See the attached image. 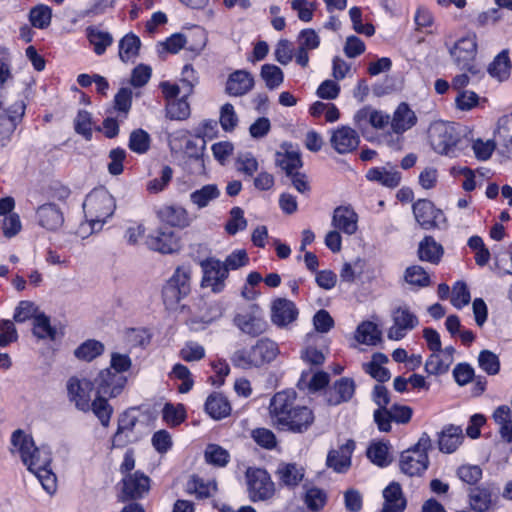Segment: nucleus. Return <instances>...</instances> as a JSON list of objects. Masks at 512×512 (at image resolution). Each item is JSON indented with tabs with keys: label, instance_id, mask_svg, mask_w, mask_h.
I'll return each instance as SVG.
<instances>
[{
	"label": "nucleus",
	"instance_id": "obj_1",
	"mask_svg": "<svg viewBox=\"0 0 512 512\" xmlns=\"http://www.w3.org/2000/svg\"><path fill=\"white\" fill-rule=\"evenodd\" d=\"M292 389L277 392L270 400L269 413L273 424L281 431L305 433L315 421L312 409L296 404Z\"/></svg>",
	"mask_w": 512,
	"mask_h": 512
},
{
	"label": "nucleus",
	"instance_id": "obj_2",
	"mask_svg": "<svg viewBox=\"0 0 512 512\" xmlns=\"http://www.w3.org/2000/svg\"><path fill=\"white\" fill-rule=\"evenodd\" d=\"M11 444L18 448L22 462L38 478L42 487L49 494L55 492L56 476L51 469L50 448L46 445L36 447L32 436L21 429L12 433Z\"/></svg>",
	"mask_w": 512,
	"mask_h": 512
},
{
	"label": "nucleus",
	"instance_id": "obj_3",
	"mask_svg": "<svg viewBox=\"0 0 512 512\" xmlns=\"http://www.w3.org/2000/svg\"><path fill=\"white\" fill-rule=\"evenodd\" d=\"M279 353V346L275 341L261 338L249 349L236 350L230 360L235 367L247 370L271 363Z\"/></svg>",
	"mask_w": 512,
	"mask_h": 512
},
{
	"label": "nucleus",
	"instance_id": "obj_4",
	"mask_svg": "<svg viewBox=\"0 0 512 512\" xmlns=\"http://www.w3.org/2000/svg\"><path fill=\"white\" fill-rule=\"evenodd\" d=\"M114 197L104 187L94 188L85 198L83 210L93 231L100 230L106 220L114 214Z\"/></svg>",
	"mask_w": 512,
	"mask_h": 512
},
{
	"label": "nucleus",
	"instance_id": "obj_5",
	"mask_svg": "<svg viewBox=\"0 0 512 512\" xmlns=\"http://www.w3.org/2000/svg\"><path fill=\"white\" fill-rule=\"evenodd\" d=\"M449 54L454 64L460 69L467 71L472 76L479 77L483 74L482 67L476 62L477 37L475 34H468L458 39L453 45H448Z\"/></svg>",
	"mask_w": 512,
	"mask_h": 512
},
{
	"label": "nucleus",
	"instance_id": "obj_6",
	"mask_svg": "<svg viewBox=\"0 0 512 512\" xmlns=\"http://www.w3.org/2000/svg\"><path fill=\"white\" fill-rule=\"evenodd\" d=\"M428 139L432 149L442 155L454 154L461 134L454 123L433 122L428 128Z\"/></svg>",
	"mask_w": 512,
	"mask_h": 512
},
{
	"label": "nucleus",
	"instance_id": "obj_7",
	"mask_svg": "<svg viewBox=\"0 0 512 512\" xmlns=\"http://www.w3.org/2000/svg\"><path fill=\"white\" fill-rule=\"evenodd\" d=\"M190 274L191 270L189 267H178L164 285L162 297L168 309H175L180 301L190 293Z\"/></svg>",
	"mask_w": 512,
	"mask_h": 512
},
{
	"label": "nucleus",
	"instance_id": "obj_8",
	"mask_svg": "<svg viewBox=\"0 0 512 512\" xmlns=\"http://www.w3.org/2000/svg\"><path fill=\"white\" fill-rule=\"evenodd\" d=\"M198 140L187 139L183 148L182 167L185 172L193 176L207 174L205 164L206 141L204 137L196 134Z\"/></svg>",
	"mask_w": 512,
	"mask_h": 512
},
{
	"label": "nucleus",
	"instance_id": "obj_9",
	"mask_svg": "<svg viewBox=\"0 0 512 512\" xmlns=\"http://www.w3.org/2000/svg\"><path fill=\"white\" fill-rule=\"evenodd\" d=\"M245 475L249 498L252 502L265 501L274 496L275 484L265 469L250 467Z\"/></svg>",
	"mask_w": 512,
	"mask_h": 512
},
{
	"label": "nucleus",
	"instance_id": "obj_10",
	"mask_svg": "<svg viewBox=\"0 0 512 512\" xmlns=\"http://www.w3.org/2000/svg\"><path fill=\"white\" fill-rule=\"evenodd\" d=\"M150 478L141 471L125 475L121 482L117 500L122 503L143 499L150 490Z\"/></svg>",
	"mask_w": 512,
	"mask_h": 512
},
{
	"label": "nucleus",
	"instance_id": "obj_11",
	"mask_svg": "<svg viewBox=\"0 0 512 512\" xmlns=\"http://www.w3.org/2000/svg\"><path fill=\"white\" fill-rule=\"evenodd\" d=\"M416 222L425 230L442 228L446 225V217L441 209L435 207L428 199H418L412 205Z\"/></svg>",
	"mask_w": 512,
	"mask_h": 512
},
{
	"label": "nucleus",
	"instance_id": "obj_12",
	"mask_svg": "<svg viewBox=\"0 0 512 512\" xmlns=\"http://www.w3.org/2000/svg\"><path fill=\"white\" fill-rule=\"evenodd\" d=\"M26 111V104L17 101L8 109L0 113V147H6L12 140L17 126L22 122Z\"/></svg>",
	"mask_w": 512,
	"mask_h": 512
},
{
	"label": "nucleus",
	"instance_id": "obj_13",
	"mask_svg": "<svg viewBox=\"0 0 512 512\" xmlns=\"http://www.w3.org/2000/svg\"><path fill=\"white\" fill-rule=\"evenodd\" d=\"M203 272L202 287H210L214 293H220L225 287L229 274L222 262L215 257H207L200 262Z\"/></svg>",
	"mask_w": 512,
	"mask_h": 512
},
{
	"label": "nucleus",
	"instance_id": "obj_14",
	"mask_svg": "<svg viewBox=\"0 0 512 512\" xmlns=\"http://www.w3.org/2000/svg\"><path fill=\"white\" fill-rule=\"evenodd\" d=\"M146 246L155 252L172 254L181 248L180 238L169 227H160L150 233L145 239Z\"/></svg>",
	"mask_w": 512,
	"mask_h": 512
},
{
	"label": "nucleus",
	"instance_id": "obj_15",
	"mask_svg": "<svg viewBox=\"0 0 512 512\" xmlns=\"http://www.w3.org/2000/svg\"><path fill=\"white\" fill-rule=\"evenodd\" d=\"M97 395L115 398L124 390L127 377L123 374L112 373L109 368L101 370L93 381Z\"/></svg>",
	"mask_w": 512,
	"mask_h": 512
},
{
	"label": "nucleus",
	"instance_id": "obj_16",
	"mask_svg": "<svg viewBox=\"0 0 512 512\" xmlns=\"http://www.w3.org/2000/svg\"><path fill=\"white\" fill-rule=\"evenodd\" d=\"M135 411V407H130L119 415L117 430L112 437L113 448H124L136 440L133 433L139 419Z\"/></svg>",
	"mask_w": 512,
	"mask_h": 512
},
{
	"label": "nucleus",
	"instance_id": "obj_17",
	"mask_svg": "<svg viewBox=\"0 0 512 512\" xmlns=\"http://www.w3.org/2000/svg\"><path fill=\"white\" fill-rule=\"evenodd\" d=\"M94 388L93 381L87 378L71 377L67 382L68 398L79 411L88 412L90 411L91 392Z\"/></svg>",
	"mask_w": 512,
	"mask_h": 512
},
{
	"label": "nucleus",
	"instance_id": "obj_18",
	"mask_svg": "<svg viewBox=\"0 0 512 512\" xmlns=\"http://www.w3.org/2000/svg\"><path fill=\"white\" fill-rule=\"evenodd\" d=\"M356 391V383L353 378L341 377L335 380L324 392V398L329 406H338L349 402Z\"/></svg>",
	"mask_w": 512,
	"mask_h": 512
},
{
	"label": "nucleus",
	"instance_id": "obj_19",
	"mask_svg": "<svg viewBox=\"0 0 512 512\" xmlns=\"http://www.w3.org/2000/svg\"><path fill=\"white\" fill-rule=\"evenodd\" d=\"M393 325L389 328L387 336L391 340H401L407 331L418 325L417 316L408 307H398L392 312Z\"/></svg>",
	"mask_w": 512,
	"mask_h": 512
},
{
	"label": "nucleus",
	"instance_id": "obj_20",
	"mask_svg": "<svg viewBox=\"0 0 512 512\" xmlns=\"http://www.w3.org/2000/svg\"><path fill=\"white\" fill-rule=\"evenodd\" d=\"M429 464V456L426 453H418L408 448L400 454V471L409 477L422 476L428 469Z\"/></svg>",
	"mask_w": 512,
	"mask_h": 512
},
{
	"label": "nucleus",
	"instance_id": "obj_21",
	"mask_svg": "<svg viewBox=\"0 0 512 512\" xmlns=\"http://www.w3.org/2000/svg\"><path fill=\"white\" fill-rule=\"evenodd\" d=\"M330 143L337 153L347 154L357 149L360 143V137L356 130L349 126L342 125L332 131Z\"/></svg>",
	"mask_w": 512,
	"mask_h": 512
},
{
	"label": "nucleus",
	"instance_id": "obj_22",
	"mask_svg": "<svg viewBox=\"0 0 512 512\" xmlns=\"http://www.w3.org/2000/svg\"><path fill=\"white\" fill-rule=\"evenodd\" d=\"M299 315L295 303L286 298H277L271 305V321L278 327H286L294 322Z\"/></svg>",
	"mask_w": 512,
	"mask_h": 512
},
{
	"label": "nucleus",
	"instance_id": "obj_23",
	"mask_svg": "<svg viewBox=\"0 0 512 512\" xmlns=\"http://www.w3.org/2000/svg\"><path fill=\"white\" fill-rule=\"evenodd\" d=\"M355 449V442L352 439L346 441L339 449H332L328 452L326 465L337 473L346 472L351 466V456Z\"/></svg>",
	"mask_w": 512,
	"mask_h": 512
},
{
	"label": "nucleus",
	"instance_id": "obj_24",
	"mask_svg": "<svg viewBox=\"0 0 512 512\" xmlns=\"http://www.w3.org/2000/svg\"><path fill=\"white\" fill-rule=\"evenodd\" d=\"M281 148L283 152L275 153V165L285 171L286 176L292 175L303 166L301 153L298 149H294L291 143H283Z\"/></svg>",
	"mask_w": 512,
	"mask_h": 512
},
{
	"label": "nucleus",
	"instance_id": "obj_25",
	"mask_svg": "<svg viewBox=\"0 0 512 512\" xmlns=\"http://www.w3.org/2000/svg\"><path fill=\"white\" fill-rule=\"evenodd\" d=\"M254 84V77L249 71L236 70L228 76L225 91L230 96H243L253 89Z\"/></svg>",
	"mask_w": 512,
	"mask_h": 512
},
{
	"label": "nucleus",
	"instance_id": "obj_26",
	"mask_svg": "<svg viewBox=\"0 0 512 512\" xmlns=\"http://www.w3.org/2000/svg\"><path fill=\"white\" fill-rule=\"evenodd\" d=\"M38 224L50 231L59 229L64 223L63 212L55 203H45L36 210Z\"/></svg>",
	"mask_w": 512,
	"mask_h": 512
},
{
	"label": "nucleus",
	"instance_id": "obj_27",
	"mask_svg": "<svg viewBox=\"0 0 512 512\" xmlns=\"http://www.w3.org/2000/svg\"><path fill=\"white\" fill-rule=\"evenodd\" d=\"M358 215L350 206H339L334 209L332 226L347 235H353L358 229Z\"/></svg>",
	"mask_w": 512,
	"mask_h": 512
},
{
	"label": "nucleus",
	"instance_id": "obj_28",
	"mask_svg": "<svg viewBox=\"0 0 512 512\" xmlns=\"http://www.w3.org/2000/svg\"><path fill=\"white\" fill-rule=\"evenodd\" d=\"M390 124L395 134L402 135L417 124V116L406 102H401L395 109Z\"/></svg>",
	"mask_w": 512,
	"mask_h": 512
},
{
	"label": "nucleus",
	"instance_id": "obj_29",
	"mask_svg": "<svg viewBox=\"0 0 512 512\" xmlns=\"http://www.w3.org/2000/svg\"><path fill=\"white\" fill-rule=\"evenodd\" d=\"M275 475L278 478L280 486L294 489L304 479L305 469L296 463L282 462L278 465Z\"/></svg>",
	"mask_w": 512,
	"mask_h": 512
},
{
	"label": "nucleus",
	"instance_id": "obj_30",
	"mask_svg": "<svg viewBox=\"0 0 512 512\" xmlns=\"http://www.w3.org/2000/svg\"><path fill=\"white\" fill-rule=\"evenodd\" d=\"M234 324L245 334L257 337L267 329V322L264 318L251 312L237 314L234 317Z\"/></svg>",
	"mask_w": 512,
	"mask_h": 512
},
{
	"label": "nucleus",
	"instance_id": "obj_31",
	"mask_svg": "<svg viewBox=\"0 0 512 512\" xmlns=\"http://www.w3.org/2000/svg\"><path fill=\"white\" fill-rule=\"evenodd\" d=\"M157 215L162 222L170 227L185 228L191 223L187 210L178 205L163 206L158 210Z\"/></svg>",
	"mask_w": 512,
	"mask_h": 512
},
{
	"label": "nucleus",
	"instance_id": "obj_32",
	"mask_svg": "<svg viewBox=\"0 0 512 512\" xmlns=\"http://www.w3.org/2000/svg\"><path fill=\"white\" fill-rule=\"evenodd\" d=\"M385 511L404 512L407 506V500L403 494L402 487L398 482H391L383 490Z\"/></svg>",
	"mask_w": 512,
	"mask_h": 512
},
{
	"label": "nucleus",
	"instance_id": "obj_33",
	"mask_svg": "<svg viewBox=\"0 0 512 512\" xmlns=\"http://www.w3.org/2000/svg\"><path fill=\"white\" fill-rule=\"evenodd\" d=\"M140 48V38L133 32L127 33L119 40L118 43L119 59L125 64L135 63L137 57L139 56Z\"/></svg>",
	"mask_w": 512,
	"mask_h": 512
},
{
	"label": "nucleus",
	"instance_id": "obj_34",
	"mask_svg": "<svg viewBox=\"0 0 512 512\" xmlns=\"http://www.w3.org/2000/svg\"><path fill=\"white\" fill-rule=\"evenodd\" d=\"M463 440L462 429L453 424L445 426L438 433V447L443 453H453Z\"/></svg>",
	"mask_w": 512,
	"mask_h": 512
},
{
	"label": "nucleus",
	"instance_id": "obj_35",
	"mask_svg": "<svg viewBox=\"0 0 512 512\" xmlns=\"http://www.w3.org/2000/svg\"><path fill=\"white\" fill-rule=\"evenodd\" d=\"M417 254L421 261L438 264L443 257L444 249L441 244L436 242L434 237L426 235L419 242Z\"/></svg>",
	"mask_w": 512,
	"mask_h": 512
},
{
	"label": "nucleus",
	"instance_id": "obj_36",
	"mask_svg": "<svg viewBox=\"0 0 512 512\" xmlns=\"http://www.w3.org/2000/svg\"><path fill=\"white\" fill-rule=\"evenodd\" d=\"M205 411L214 420H221L230 415L231 405L223 394L214 392L206 399Z\"/></svg>",
	"mask_w": 512,
	"mask_h": 512
},
{
	"label": "nucleus",
	"instance_id": "obj_37",
	"mask_svg": "<svg viewBox=\"0 0 512 512\" xmlns=\"http://www.w3.org/2000/svg\"><path fill=\"white\" fill-rule=\"evenodd\" d=\"M468 497L470 507L475 512H487L492 506V491L488 485L470 488Z\"/></svg>",
	"mask_w": 512,
	"mask_h": 512
},
{
	"label": "nucleus",
	"instance_id": "obj_38",
	"mask_svg": "<svg viewBox=\"0 0 512 512\" xmlns=\"http://www.w3.org/2000/svg\"><path fill=\"white\" fill-rule=\"evenodd\" d=\"M366 178L385 187L395 188L400 184L401 173L396 170L388 171L383 167H373L367 171Z\"/></svg>",
	"mask_w": 512,
	"mask_h": 512
},
{
	"label": "nucleus",
	"instance_id": "obj_39",
	"mask_svg": "<svg viewBox=\"0 0 512 512\" xmlns=\"http://www.w3.org/2000/svg\"><path fill=\"white\" fill-rule=\"evenodd\" d=\"M104 350L105 346L102 342L88 339L74 350V356L80 361L91 362L101 356Z\"/></svg>",
	"mask_w": 512,
	"mask_h": 512
},
{
	"label": "nucleus",
	"instance_id": "obj_40",
	"mask_svg": "<svg viewBox=\"0 0 512 512\" xmlns=\"http://www.w3.org/2000/svg\"><path fill=\"white\" fill-rule=\"evenodd\" d=\"M382 333L377 324L372 321L362 322L356 330L355 338L359 343L375 346L381 342Z\"/></svg>",
	"mask_w": 512,
	"mask_h": 512
},
{
	"label": "nucleus",
	"instance_id": "obj_41",
	"mask_svg": "<svg viewBox=\"0 0 512 512\" xmlns=\"http://www.w3.org/2000/svg\"><path fill=\"white\" fill-rule=\"evenodd\" d=\"M511 61L508 50H502L488 66V73L499 81L508 79L511 71Z\"/></svg>",
	"mask_w": 512,
	"mask_h": 512
},
{
	"label": "nucleus",
	"instance_id": "obj_42",
	"mask_svg": "<svg viewBox=\"0 0 512 512\" xmlns=\"http://www.w3.org/2000/svg\"><path fill=\"white\" fill-rule=\"evenodd\" d=\"M187 92L179 99H172L166 104V117L170 120H186L191 114Z\"/></svg>",
	"mask_w": 512,
	"mask_h": 512
},
{
	"label": "nucleus",
	"instance_id": "obj_43",
	"mask_svg": "<svg viewBox=\"0 0 512 512\" xmlns=\"http://www.w3.org/2000/svg\"><path fill=\"white\" fill-rule=\"evenodd\" d=\"M366 455L378 467H387L391 463V459H389V443L385 441L372 442L367 448Z\"/></svg>",
	"mask_w": 512,
	"mask_h": 512
},
{
	"label": "nucleus",
	"instance_id": "obj_44",
	"mask_svg": "<svg viewBox=\"0 0 512 512\" xmlns=\"http://www.w3.org/2000/svg\"><path fill=\"white\" fill-rule=\"evenodd\" d=\"M215 482H205L198 475H192L186 484V492L195 494L198 499H205L211 496L212 491H216Z\"/></svg>",
	"mask_w": 512,
	"mask_h": 512
},
{
	"label": "nucleus",
	"instance_id": "obj_45",
	"mask_svg": "<svg viewBox=\"0 0 512 512\" xmlns=\"http://www.w3.org/2000/svg\"><path fill=\"white\" fill-rule=\"evenodd\" d=\"M220 196V190L216 184H207L190 194V200L199 209H202Z\"/></svg>",
	"mask_w": 512,
	"mask_h": 512
},
{
	"label": "nucleus",
	"instance_id": "obj_46",
	"mask_svg": "<svg viewBox=\"0 0 512 512\" xmlns=\"http://www.w3.org/2000/svg\"><path fill=\"white\" fill-rule=\"evenodd\" d=\"M90 410L98 418L103 427L109 426L114 409L109 404L107 397L96 395V398L90 403Z\"/></svg>",
	"mask_w": 512,
	"mask_h": 512
},
{
	"label": "nucleus",
	"instance_id": "obj_47",
	"mask_svg": "<svg viewBox=\"0 0 512 512\" xmlns=\"http://www.w3.org/2000/svg\"><path fill=\"white\" fill-rule=\"evenodd\" d=\"M87 37L94 46V52L97 55L104 54L107 47L113 43V37L109 32L100 31L93 27L87 28Z\"/></svg>",
	"mask_w": 512,
	"mask_h": 512
},
{
	"label": "nucleus",
	"instance_id": "obj_48",
	"mask_svg": "<svg viewBox=\"0 0 512 512\" xmlns=\"http://www.w3.org/2000/svg\"><path fill=\"white\" fill-rule=\"evenodd\" d=\"M260 76L269 90L277 89L284 81L283 71L274 64L262 65Z\"/></svg>",
	"mask_w": 512,
	"mask_h": 512
},
{
	"label": "nucleus",
	"instance_id": "obj_49",
	"mask_svg": "<svg viewBox=\"0 0 512 512\" xmlns=\"http://www.w3.org/2000/svg\"><path fill=\"white\" fill-rule=\"evenodd\" d=\"M52 19V10L49 6L38 4L29 12V21L31 25L38 29H46Z\"/></svg>",
	"mask_w": 512,
	"mask_h": 512
},
{
	"label": "nucleus",
	"instance_id": "obj_50",
	"mask_svg": "<svg viewBox=\"0 0 512 512\" xmlns=\"http://www.w3.org/2000/svg\"><path fill=\"white\" fill-rule=\"evenodd\" d=\"M151 137L148 132L139 128L130 133L128 147L137 154H144L150 149Z\"/></svg>",
	"mask_w": 512,
	"mask_h": 512
},
{
	"label": "nucleus",
	"instance_id": "obj_51",
	"mask_svg": "<svg viewBox=\"0 0 512 512\" xmlns=\"http://www.w3.org/2000/svg\"><path fill=\"white\" fill-rule=\"evenodd\" d=\"M33 334L39 339L49 338L56 339V329L51 326L50 318L44 313H40L34 317Z\"/></svg>",
	"mask_w": 512,
	"mask_h": 512
},
{
	"label": "nucleus",
	"instance_id": "obj_52",
	"mask_svg": "<svg viewBox=\"0 0 512 512\" xmlns=\"http://www.w3.org/2000/svg\"><path fill=\"white\" fill-rule=\"evenodd\" d=\"M205 461L217 467H225L230 460L228 451L217 444H209L204 453Z\"/></svg>",
	"mask_w": 512,
	"mask_h": 512
},
{
	"label": "nucleus",
	"instance_id": "obj_53",
	"mask_svg": "<svg viewBox=\"0 0 512 512\" xmlns=\"http://www.w3.org/2000/svg\"><path fill=\"white\" fill-rule=\"evenodd\" d=\"M404 279L407 283L418 287H427L431 282L428 273L419 265L407 267L404 273Z\"/></svg>",
	"mask_w": 512,
	"mask_h": 512
},
{
	"label": "nucleus",
	"instance_id": "obj_54",
	"mask_svg": "<svg viewBox=\"0 0 512 512\" xmlns=\"http://www.w3.org/2000/svg\"><path fill=\"white\" fill-rule=\"evenodd\" d=\"M479 367L488 375H496L500 371L499 357L490 350H482L478 356Z\"/></svg>",
	"mask_w": 512,
	"mask_h": 512
},
{
	"label": "nucleus",
	"instance_id": "obj_55",
	"mask_svg": "<svg viewBox=\"0 0 512 512\" xmlns=\"http://www.w3.org/2000/svg\"><path fill=\"white\" fill-rule=\"evenodd\" d=\"M114 109L120 116L126 118L132 107V90L122 87L114 96Z\"/></svg>",
	"mask_w": 512,
	"mask_h": 512
},
{
	"label": "nucleus",
	"instance_id": "obj_56",
	"mask_svg": "<svg viewBox=\"0 0 512 512\" xmlns=\"http://www.w3.org/2000/svg\"><path fill=\"white\" fill-rule=\"evenodd\" d=\"M247 227V220L244 217V211L240 207H233L230 210V219L225 225V230L230 235L244 230Z\"/></svg>",
	"mask_w": 512,
	"mask_h": 512
},
{
	"label": "nucleus",
	"instance_id": "obj_57",
	"mask_svg": "<svg viewBox=\"0 0 512 512\" xmlns=\"http://www.w3.org/2000/svg\"><path fill=\"white\" fill-rule=\"evenodd\" d=\"M188 43L187 37L182 33H174L164 42L158 44V52H169L171 54L178 53Z\"/></svg>",
	"mask_w": 512,
	"mask_h": 512
},
{
	"label": "nucleus",
	"instance_id": "obj_58",
	"mask_svg": "<svg viewBox=\"0 0 512 512\" xmlns=\"http://www.w3.org/2000/svg\"><path fill=\"white\" fill-rule=\"evenodd\" d=\"M74 129L77 134L82 135L86 140L92 138L91 114L86 110H79L74 120Z\"/></svg>",
	"mask_w": 512,
	"mask_h": 512
},
{
	"label": "nucleus",
	"instance_id": "obj_59",
	"mask_svg": "<svg viewBox=\"0 0 512 512\" xmlns=\"http://www.w3.org/2000/svg\"><path fill=\"white\" fill-rule=\"evenodd\" d=\"M163 420L171 426H177L185 420L186 414L182 404L175 407L171 403H166L162 411Z\"/></svg>",
	"mask_w": 512,
	"mask_h": 512
},
{
	"label": "nucleus",
	"instance_id": "obj_60",
	"mask_svg": "<svg viewBox=\"0 0 512 512\" xmlns=\"http://www.w3.org/2000/svg\"><path fill=\"white\" fill-rule=\"evenodd\" d=\"M220 124L224 131L231 132L238 124V117L234 106L231 103H225L220 110Z\"/></svg>",
	"mask_w": 512,
	"mask_h": 512
},
{
	"label": "nucleus",
	"instance_id": "obj_61",
	"mask_svg": "<svg viewBox=\"0 0 512 512\" xmlns=\"http://www.w3.org/2000/svg\"><path fill=\"white\" fill-rule=\"evenodd\" d=\"M304 502L310 510L318 511L326 503V494L319 488H310L305 492Z\"/></svg>",
	"mask_w": 512,
	"mask_h": 512
},
{
	"label": "nucleus",
	"instance_id": "obj_62",
	"mask_svg": "<svg viewBox=\"0 0 512 512\" xmlns=\"http://www.w3.org/2000/svg\"><path fill=\"white\" fill-rule=\"evenodd\" d=\"M450 362H444L438 352H433L425 362V371L429 375H442L449 370Z\"/></svg>",
	"mask_w": 512,
	"mask_h": 512
},
{
	"label": "nucleus",
	"instance_id": "obj_63",
	"mask_svg": "<svg viewBox=\"0 0 512 512\" xmlns=\"http://www.w3.org/2000/svg\"><path fill=\"white\" fill-rule=\"evenodd\" d=\"M249 263V257L244 249L235 250L230 253L224 262H222L223 266L227 269L229 273L230 270H237L241 267L246 266Z\"/></svg>",
	"mask_w": 512,
	"mask_h": 512
},
{
	"label": "nucleus",
	"instance_id": "obj_64",
	"mask_svg": "<svg viewBox=\"0 0 512 512\" xmlns=\"http://www.w3.org/2000/svg\"><path fill=\"white\" fill-rule=\"evenodd\" d=\"M457 476L469 485H475L482 478V469L478 465H462L457 469Z\"/></svg>",
	"mask_w": 512,
	"mask_h": 512
}]
</instances>
